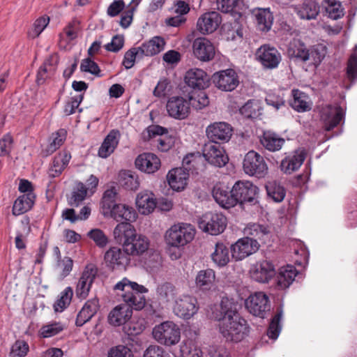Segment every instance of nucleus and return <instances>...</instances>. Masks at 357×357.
Returning <instances> with one entry per match:
<instances>
[{
  "label": "nucleus",
  "instance_id": "1",
  "mask_svg": "<svg viewBox=\"0 0 357 357\" xmlns=\"http://www.w3.org/2000/svg\"><path fill=\"white\" fill-rule=\"evenodd\" d=\"M107 212L116 221L121 222L114 229L113 234L116 243L119 245H149L148 238L138 234L134 227L130 223L136 220L137 213L131 206L117 204Z\"/></svg>",
  "mask_w": 357,
  "mask_h": 357
},
{
  "label": "nucleus",
  "instance_id": "2",
  "mask_svg": "<svg viewBox=\"0 0 357 357\" xmlns=\"http://www.w3.org/2000/svg\"><path fill=\"white\" fill-rule=\"evenodd\" d=\"M259 188L252 182L240 180L234 184L229 191L223 188H215L213 196L220 206L230 208L237 204H257L259 202Z\"/></svg>",
  "mask_w": 357,
  "mask_h": 357
},
{
  "label": "nucleus",
  "instance_id": "3",
  "mask_svg": "<svg viewBox=\"0 0 357 357\" xmlns=\"http://www.w3.org/2000/svg\"><path fill=\"white\" fill-rule=\"evenodd\" d=\"M131 257L148 267H154L160 261L159 254L149 247H111L105 255V260L115 268L125 267Z\"/></svg>",
  "mask_w": 357,
  "mask_h": 357
},
{
  "label": "nucleus",
  "instance_id": "4",
  "mask_svg": "<svg viewBox=\"0 0 357 357\" xmlns=\"http://www.w3.org/2000/svg\"><path fill=\"white\" fill-rule=\"evenodd\" d=\"M326 54L325 46L318 44L307 48L306 45L298 39L291 41L287 48V55L291 60L307 63L315 68L320 65Z\"/></svg>",
  "mask_w": 357,
  "mask_h": 357
},
{
  "label": "nucleus",
  "instance_id": "5",
  "mask_svg": "<svg viewBox=\"0 0 357 357\" xmlns=\"http://www.w3.org/2000/svg\"><path fill=\"white\" fill-rule=\"evenodd\" d=\"M116 291H124L121 296L130 309L139 310L145 305V297L143 293H146L148 289L143 285H140L135 282H131L128 278H124L118 282L114 287Z\"/></svg>",
  "mask_w": 357,
  "mask_h": 357
},
{
  "label": "nucleus",
  "instance_id": "6",
  "mask_svg": "<svg viewBox=\"0 0 357 357\" xmlns=\"http://www.w3.org/2000/svg\"><path fill=\"white\" fill-rule=\"evenodd\" d=\"M223 318L219 324V331L227 341L240 342L249 333L247 321L240 315Z\"/></svg>",
  "mask_w": 357,
  "mask_h": 357
},
{
  "label": "nucleus",
  "instance_id": "7",
  "mask_svg": "<svg viewBox=\"0 0 357 357\" xmlns=\"http://www.w3.org/2000/svg\"><path fill=\"white\" fill-rule=\"evenodd\" d=\"M152 334L158 343L166 347L176 345L181 340V328L172 321H165L155 325Z\"/></svg>",
  "mask_w": 357,
  "mask_h": 357
},
{
  "label": "nucleus",
  "instance_id": "8",
  "mask_svg": "<svg viewBox=\"0 0 357 357\" xmlns=\"http://www.w3.org/2000/svg\"><path fill=\"white\" fill-rule=\"evenodd\" d=\"M195 234L191 225H174L166 231L165 239L167 245H186L194 239Z\"/></svg>",
  "mask_w": 357,
  "mask_h": 357
},
{
  "label": "nucleus",
  "instance_id": "9",
  "mask_svg": "<svg viewBox=\"0 0 357 357\" xmlns=\"http://www.w3.org/2000/svg\"><path fill=\"white\" fill-rule=\"evenodd\" d=\"M193 158L194 154L186 155L183 159V167L174 168L168 172L167 176V182L174 190H183L187 185L189 170L191 169L192 158Z\"/></svg>",
  "mask_w": 357,
  "mask_h": 357
},
{
  "label": "nucleus",
  "instance_id": "10",
  "mask_svg": "<svg viewBox=\"0 0 357 357\" xmlns=\"http://www.w3.org/2000/svg\"><path fill=\"white\" fill-rule=\"evenodd\" d=\"M243 169L247 175L258 178L265 177L268 169L264 157L253 150L248 151L245 155Z\"/></svg>",
  "mask_w": 357,
  "mask_h": 357
},
{
  "label": "nucleus",
  "instance_id": "11",
  "mask_svg": "<svg viewBox=\"0 0 357 357\" xmlns=\"http://www.w3.org/2000/svg\"><path fill=\"white\" fill-rule=\"evenodd\" d=\"M172 312L178 317L188 320L196 314L199 310L197 299L188 294L181 295L172 303Z\"/></svg>",
  "mask_w": 357,
  "mask_h": 357
},
{
  "label": "nucleus",
  "instance_id": "12",
  "mask_svg": "<svg viewBox=\"0 0 357 357\" xmlns=\"http://www.w3.org/2000/svg\"><path fill=\"white\" fill-rule=\"evenodd\" d=\"M227 223V218L224 215L213 212L206 213L198 220L199 229L211 235L222 233Z\"/></svg>",
  "mask_w": 357,
  "mask_h": 357
},
{
  "label": "nucleus",
  "instance_id": "13",
  "mask_svg": "<svg viewBox=\"0 0 357 357\" xmlns=\"http://www.w3.org/2000/svg\"><path fill=\"white\" fill-rule=\"evenodd\" d=\"M245 232L248 236L238 239L231 245H260L265 244L270 236L268 228L259 224L250 225L245 229Z\"/></svg>",
  "mask_w": 357,
  "mask_h": 357
},
{
  "label": "nucleus",
  "instance_id": "14",
  "mask_svg": "<svg viewBox=\"0 0 357 357\" xmlns=\"http://www.w3.org/2000/svg\"><path fill=\"white\" fill-rule=\"evenodd\" d=\"M211 79L215 86L222 91H232L240 83L238 74L232 68L215 72Z\"/></svg>",
  "mask_w": 357,
  "mask_h": 357
},
{
  "label": "nucleus",
  "instance_id": "15",
  "mask_svg": "<svg viewBox=\"0 0 357 357\" xmlns=\"http://www.w3.org/2000/svg\"><path fill=\"white\" fill-rule=\"evenodd\" d=\"M232 134L233 128L224 121L212 123L206 128V135L209 141L217 144L229 142Z\"/></svg>",
  "mask_w": 357,
  "mask_h": 357
},
{
  "label": "nucleus",
  "instance_id": "16",
  "mask_svg": "<svg viewBox=\"0 0 357 357\" xmlns=\"http://www.w3.org/2000/svg\"><path fill=\"white\" fill-rule=\"evenodd\" d=\"M245 304L250 314L260 318H264L267 312L270 310L269 298L262 291L251 294L245 300Z\"/></svg>",
  "mask_w": 357,
  "mask_h": 357
},
{
  "label": "nucleus",
  "instance_id": "17",
  "mask_svg": "<svg viewBox=\"0 0 357 357\" xmlns=\"http://www.w3.org/2000/svg\"><path fill=\"white\" fill-rule=\"evenodd\" d=\"M255 56L259 62L266 69L277 68L282 61L280 52L270 45H263L257 50Z\"/></svg>",
  "mask_w": 357,
  "mask_h": 357
},
{
  "label": "nucleus",
  "instance_id": "18",
  "mask_svg": "<svg viewBox=\"0 0 357 357\" xmlns=\"http://www.w3.org/2000/svg\"><path fill=\"white\" fill-rule=\"evenodd\" d=\"M192 47L193 56L202 62H208L215 56V46L205 37L195 38L192 42Z\"/></svg>",
  "mask_w": 357,
  "mask_h": 357
},
{
  "label": "nucleus",
  "instance_id": "19",
  "mask_svg": "<svg viewBox=\"0 0 357 357\" xmlns=\"http://www.w3.org/2000/svg\"><path fill=\"white\" fill-rule=\"evenodd\" d=\"M249 275L255 282L268 283L275 275V270L271 262L264 260L252 265Z\"/></svg>",
  "mask_w": 357,
  "mask_h": 357
},
{
  "label": "nucleus",
  "instance_id": "20",
  "mask_svg": "<svg viewBox=\"0 0 357 357\" xmlns=\"http://www.w3.org/2000/svg\"><path fill=\"white\" fill-rule=\"evenodd\" d=\"M202 154L205 160L215 167H224L229 161L228 155L220 144L211 143L205 144Z\"/></svg>",
  "mask_w": 357,
  "mask_h": 357
},
{
  "label": "nucleus",
  "instance_id": "21",
  "mask_svg": "<svg viewBox=\"0 0 357 357\" xmlns=\"http://www.w3.org/2000/svg\"><path fill=\"white\" fill-rule=\"evenodd\" d=\"M166 109L169 116L178 120L186 119L190 112L188 100L181 96H172L169 98Z\"/></svg>",
  "mask_w": 357,
  "mask_h": 357
},
{
  "label": "nucleus",
  "instance_id": "22",
  "mask_svg": "<svg viewBox=\"0 0 357 357\" xmlns=\"http://www.w3.org/2000/svg\"><path fill=\"white\" fill-rule=\"evenodd\" d=\"M221 22L222 17L219 13L216 11L206 12L198 18L197 29L202 34H210L217 30Z\"/></svg>",
  "mask_w": 357,
  "mask_h": 357
},
{
  "label": "nucleus",
  "instance_id": "23",
  "mask_svg": "<svg viewBox=\"0 0 357 357\" xmlns=\"http://www.w3.org/2000/svg\"><path fill=\"white\" fill-rule=\"evenodd\" d=\"M97 273L94 264H90L85 267L77 284L76 295L78 298L84 299L87 297Z\"/></svg>",
  "mask_w": 357,
  "mask_h": 357
},
{
  "label": "nucleus",
  "instance_id": "24",
  "mask_svg": "<svg viewBox=\"0 0 357 357\" xmlns=\"http://www.w3.org/2000/svg\"><path fill=\"white\" fill-rule=\"evenodd\" d=\"M344 118V112L340 106L328 105L321 111V119L326 131H331L340 124Z\"/></svg>",
  "mask_w": 357,
  "mask_h": 357
},
{
  "label": "nucleus",
  "instance_id": "25",
  "mask_svg": "<svg viewBox=\"0 0 357 357\" xmlns=\"http://www.w3.org/2000/svg\"><path fill=\"white\" fill-rule=\"evenodd\" d=\"M185 84L193 89L204 90L210 85V77L200 68H190L185 75Z\"/></svg>",
  "mask_w": 357,
  "mask_h": 357
},
{
  "label": "nucleus",
  "instance_id": "26",
  "mask_svg": "<svg viewBox=\"0 0 357 357\" xmlns=\"http://www.w3.org/2000/svg\"><path fill=\"white\" fill-rule=\"evenodd\" d=\"M136 168L146 174H153L160 167V158L152 153L139 154L135 161Z\"/></svg>",
  "mask_w": 357,
  "mask_h": 357
},
{
  "label": "nucleus",
  "instance_id": "27",
  "mask_svg": "<svg viewBox=\"0 0 357 357\" xmlns=\"http://www.w3.org/2000/svg\"><path fill=\"white\" fill-rule=\"evenodd\" d=\"M212 317L215 320L222 321L223 318L239 315L236 311V305L233 299L223 297L219 305H215L211 308Z\"/></svg>",
  "mask_w": 357,
  "mask_h": 357
},
{
  "label": "nucleus",
  "instance_id": "28",
  "mask_svg": "<svg viewBox=\"0 0 357 357\" xmlns=\"http://www.w3.org/2000/svg\"><path fill=\"white\" fill-rule=\"evenodd\" d=\"M70 159L71 154L67 150L57 153L50 164L47 172L49 177L53 178L59 176L68 165Z\"/></svg>",
  "mask_w": 357,
  "mask_h": 357
},
{
  "label": "nucleus",
  "instance_id": "29",
  "mask_svg": "<svg viewBox=\"0 0 357 357\" xmlns=\"http://www.w3.org/2000/svg\"><path fill=\"white\" fill-rule=\"evenodd\" d=\"M166 45L165 39L161 36H154L137 47L140 57L144 56H153L162 52Z\"/></svg>",
  "mask_w": 357,
  "mask_h": 357
},
{
  "label": "nucleus",
  "instance_id": "30",
  "mask_svg": "<svg viewBox=\"0 0 357 357\" xmlns=\"http://www.w3.org/2000/svg\"><path fill=\"white\" fill-rule=\"evenodd\" d=\"M132 311L126 304L116 305L108 315L109 323L114 326L126 324L132 317Z\"/></svg>",
  "mask_w": 357,
  "mask_h": 357
},
{
  "label": "nucleus",
  "instance_id": "31",
  "mask_svg": "<svg viewBox=\"0 0 357 357\" xmlns=\"http://www.w3.org/2000/svg\"><path fill=\"white\" fill-rule=\"evenodd\" d=\"M58 63L57 56L50 55L45 59L37 72L36 83L38 85L43 84L50 76L54 73Z\"/></svg>",
  "mask_w": 357,
  "mask_h": 357
},
{
  "label": "nucleus",
  "instance_id": "32",
  "mask_svg": "<svg viewBox=\"0 0 357 357\" xmlns=\"http://www.w3.org/2000/svg\"><path fill=\"white\" fill-rule=\"evenodd\" d=\"M259 141L263 147L272 152L280 150L285 142L284 138L270 130L264 131Z\"/></svg>",
  "mask_w": 357,
  "mask_h": 357
},
{
  "label": "nucleus",
  "instance_id": "33",
  "mask_svg": "<svg viewBox=\"0 0 357 357\" xmlns=\"http://www.w3.org/2000/svg\"><path fill=\"white\" fill-rule=\"evenodd\" d=\"M295 12L301 19L314 20L319 13V6L312 0H305L301 4L296 6Z\"/></svg>",
  "mask_w": 357,
  "mask_h": 357
},
{
  "label": "nucleus",
  "instance_id": "34",
  "mask_svg": "<svg viewBox=\"0 0 357 357\" xmlns=\"http://www.w3.org/2000/svg\"><path fill=\"white\" fill-rule=\"evenodd\" d=\"M136 205L141 213L147 215L152 213L155 208L157 202L153 193L144 192L137 195L136 197Z\"/></svg>",
  "mask_w": 357,
  "mask_h": 357
},
{
  "label": "nucleus",
  "instance_id": "35",
  "mask_svg": "<svg viewBox=\"0 0 357 357\" xmlns=\"http://www.w3.org/2000/svg\"><path fill=\"white\" fill-rule=\"evenodd\" d=\"M253 13L257 29L261 31H268L271 29L274 19L270 8H258L253 10Z\"/></svg>",
  "mask_w": 357,
  "mask_h": 357
},
{
  "label": "nucleus",
  "instance_id": "36",
  "mask_svg": "<svg viewBox=\"0 0 357 357\" xmlns=\"http://www.w3.org/2000/svg\"><path fill=\"white\" fill-rule=\"evenodd\" d=\"M305 159V153L296 152L292 155L285 157L281 162V170L285 174H291L298 169Z\"/></svg>",
  "mask_w": 357,
  "mask_h": 357
},
{
  "label": "nucleus",
  "instance_id": "37",
  "mask_svg": "<svg viewBox=\"0 0 357 357\" xmlns=\"http://www.w3.org/2000/svg\"><path fill=\"white\" fill-rule=\"evenodd\" d=\"M98 308V299L93 298L87 301L77 314L76 325L78 326H83L96 314Z\"/></svg>",
  "mask_w": 357,
  "mask_h": 357
},
{
  "label": "nucleus",
  "instance_id": "38",
  "mask_svg": "<svg viewBox=\"0 0 357 357\" xmlns=\"http://www.w3.org/2000/svg\"><path fill=\"white\" fill-rule=\"evenodd\" d=\"M292 99L289 101L290 106L298 112H305L311 109V102L308 96L299 89L291 91Z\"/></svg>",
  "mask_w": 357,
  "mask_h": 357
},
{
  "label": "nucleus",
  "instance_id": "39",
  "mask_svg": "<svg viewBox=\"0 0 357 357\" xmlns=\"http://www.w3.org/2000/svg\"><path fill=\"white\" fill-rule=\"evenodd\" d=\"M196 287L202 291H208L215 284V273L213 269L199 271L195 278Z\"/></svg>",
  "mask_w": 357,
  "mask_h": 357
},
{
  "label": "nucleus",
  "instance_id": "40",
  "mask_svg": "<svg viewBox=\"0 0 357 357\" xmlns=\"http://www.w3.org/2000/svg\"><path fill=\"white\" fill-rule=\"evenodd\" d=\"M297 274L298 271L294 266L287 265L281 267L277 276V286L281 289L288 288Z\"/></svg>",
  "mask_w": 357,
  "mask_h": 357
},
{
  "label": "nucleus",
  "instance_id": "41",
  "mask_svg": "<svg viewBox=\"0 0 357 357\" xmlns=\"http://www.w3.org/2000/svg\"><path fill=\"white\" fill-rule=\"evenodd\" d=\"M35 199L34 193H26L20 196L13 204V214L17 216L31 210L34 204Z\"/></svg>",
  "mask_w": 357,
  "mask_h": 357
},
{
  "label": "nucleus",
  "instance_id": "42",
  "mask_svg": "<svg viewBox=\"0 0 357 357\" xmlns=\"http://www.w3.org/2000/svg\"><path fill=\"white\" fill-rule=\"evenodd\" d=\"M67 131L61 128L53 132L50 138V144L42 151L43 157H47L59 149L66 141Z\"/></svg>",
  "mask_w": 357,
  "mask_h": 357
},
{
  "label": "nucleus",
  "instance_id": "43",
  "mask_svg": "<svg viewBox=\"0 0 357 357\" xmlns=\"http://www.w3.org/2000/svg\"><path fill=\"white\" fill-rule=\"evenodd\" d=\"M265 188L268 197L275 202H281L286 195L285 188L277 181H269L266 183Z\"/></svg>",
  "mask_w": 357,
  "mask_h": 357
},
{
  "label": "nucleus",
  "instance_id": "44",
  "mask_svg": "<svg viewBox=\"0 0 357 357\" xmlns=\"http://www.w3.org/2000/svg\"><path fill=\"white\" fill-rule=\"evenodd\" d=\"M180 351L182 357H202L203 354L197 340L191 338L183 342Z\"/></svg>",
  "mask_w": 357,
  "mask_h": 357
},
{
  "label": "nucleus",
  "instance_id": "45",
  "mask_svg": "<svg viewBox=\"0 0 357 357\" xmlns=\"http://www.w3.org/2000/svg\"><path fill=\"white\" fill-rule=\"evenodd\" d=\"M119 183L123 188L129 190H136L139 186L137 174L130 170L120 172Z\"/></svg>",
  "mask_w": 357,
  "mask_h": 357
},
{
  "label": "nucleus",
  "instance_id": "46",
  "mask_svg": "<svg viewBox=\"0 0 357 357\" xmlns=\"http://www.w3.org/2000/svg\"><path fill=\"white\" fill-rule=\"evenodd\" d=\"M156 293L158 299L162 303H169L172 301L173 303L176 298V289L171 283L165 282L158 285Z\"/></svg>",
  "mask_w": 357,
  "mask_h": 357
},
{
  "label": "nucleus",
  "instance_id": "47",
  "mask_svg": "<svg viewBox=\"0 0 357 357\" xmlns=\"http://www.w3.org/2000/svg\"><path fill=\"white\" fill-rule=\"evenodd\" d=\"M87 193L86 185L82 182H78L68 199V204L71 206H79L86 199Z\"/></svg>",
  "mask_w": 357,
  "mask_h": 357
},
{
  "label": "nucleus",
  "instance_id": "48",
  "mask_svg": "<svg viewBox=\"0 0 357 357\" xmlns=\"http://www.w3.org/2000/svg\"><path fill=\"white\" fill-rule=\"evenodd\" d=\"M64 325L60 321H51L41 326L38 335L43 338H50L63 331Z\"/></svg>",
  "mask_w": 357,
  "mask_h": 357
},
{
  "label": "nucleus",
  "instance_id": "49",
  "mask_svg": "<svg viewBox=\"0 0 357 357\" xmlns=\"http://www.w3.org/2000/svg\"><path fill=\"white\" fill-rule=\"evenodd\" d=\"M73 291L71 287H68L62 291L54 304V311L63 312L70 303Z\"/></svg>",
  "mask_w": 357,
  "mask_h": 357
},
{
  "label": "nucleus",
  "instance_id": "50",
  "mask_svg": "<svg viewBox=\"0 0 357 357\" xmlns=\"http://www.w3.org/2000/svg\"><path fill=\"white\" fill-rule=\"evenodd\" d=\"M199 91V92L189 93L188 96L190 106L192 105L197 110L202 109L209 104L207 94L202 90Z\"/></svg>",
  "mask_w": 357,
  "mask_h": 357
},
{
  "label": "nucleus",
  "instance_id": "51",
  "mask_svg": "<svg viewBox=\"0 0 357 357\" xmlns=\"http://www.w3.org/2000/svg\"><path fill=\"white\" fill-rule=\"evenodd\" d=\"M231 257L229 247H215L211 255L213 262L218 266H225L229 261Z\"/></svg>",
  "mask_w": 357,
  "mask_h": 357
},
{
  "label": "nucleus",
  "instance_id": "52",
  "mask_svg": "<svg viewBox=\"0 0 357 357\" xmlns=\"http://www.w3.org/2000/svg\"><path fill=\"white\" fill-rule=\"evenodd\" d=\"M260 109V105L257 101L249 100L240 108V112L247 119H255L261 114Z\"/></svg>",
  "mask_w": 357,
  "mask_h": 357
},
{
  "label": "nucleus",
  "instance_id": "53",
  "mask_svg": "<svg viewBox=\"0 0 357 357\" xmlns=\"http://www.w3.org/2000/svg\"><path fill=\"white\" fill-rule=\"evenodd\" d=\"M117 195L115 187H111L104 192L101 201L102 207L104 210L107 211L116 204V199Z\"/></svg>",
  "mask_w": 357,
  "mask_h": 357
},
{
  "label": "nucleus",
  "instance_id": "54",
  "mask_svg": "<svg viewBox=\"0 0 357 357\" xmlns=\"http://www.w3.org/2000/svg\"><path fill=\"white\" fill-rule=\"evenodd\" d=\"M259 247H229L231 256L235 260H242L249 255L255 253Z\"/></svg>",
  "mask_w": 357,
  "mask_h": 357
},
{
  "label": "nucleus",
  "instance_id": "55",
  "mask_svg": "<svg viewBox=\"0 0 357 357\" xmlns=\"http://www.w3.org/2000/svg\"><path fill=\"white\" fill-rule=\"evenodd\" d=\"M282 317V311L280 310L272 319L268 331V336L273 339L276 340L280 333L281 326L280 324V320Z\"/></svg>",
  "mask_w": 357,
  "mask_h": 357
},
{
  "label": "nucleus",
  "instance_id": "56",
  "mask_svg": "<svg viewBox=\"0 0 357 357\" xmlns=\"http://www.w3.org/2000/svg\"><path fill=\"white\" fill-rule=\"evenodd\" d=\"M80 70L82 72L89 73L98 77L102 76L98 65L90 57L86 58L82 61Z\"/></svg>",
  "mask_w": 357,
  "mask_h": 357
},
{
  "label": "nucleus",
  "instance_id": "57",
  "mask_svg": "<svg viewBox=\"0 0 357 357\" xmlns=\"http://www.w3.org/2000/svg\"><path fill=\"white\" fill-rule=\"evenodd\" d=\"M167 132L168 131L166 128L158 125H152L144 130L142 132L141 136L143 141L146 142L151 139L152 137H155L156 135L163 137L162 135L165 133H167Z\"/></svg>",
  "mask_w": 357,
  "mask_h": 357
},
{
  "label": "nucleus",
  "instance_id": "58",
  "mask_svg": "<svg viewBox=\"0 0 357 357\" xmlns=\"http://www.w3.org/2000/svg\"><path fill=\"white\" fill-rule=\"evenodd\" d=\"M327 2L328 6L326 9L331 19L337 20L344 16V11L340 2L335 0H327Z\"/></svg>",
  "mask_w": 357,
  "mask_h": 357
},
{
  "label": "nucleus",
  "instance_id": "59",
  "mask_svg": "<svg viewBox=\"0 0 357 357\" xmlns=\"http://www.w3.org/2000/svg\"><path fill=\"white\" fill-rule=\"evenodd\" d=\"M50 22L48 17H40L38 18L33 23L32 29L29 31V36L35 38L43 32Z\"/></svg>",
  "mask_w": 357,
  "mask_h": 357
},
{
  "label": "nucleus",
  "instance_id": "60",
  "mask_svg": "<svg viewBox=\"0 0 357 357\" xmlns=\"http://www.w3.org/2000/svg\"><path fill=\"white\" fill-rule=\"evenodd\" d=\"M107 357H135L132 350L127 346L119 344L112 347L107 352Z\"/></svg>",
  "mask_w": 357,
  "mask_h": 357
},
{
  "label": "nucleus",
  "instance_id": "61",
  "mask_svg": "<svg viewBox=\"0 0 357 357\" xmlns=\"http://www.w3.org/2000/svg\"><path fill=\"white\" fill-rule=\"evenodd\" d=\"M294 261L301 266L305 267L308 264L309 251L307 247H298L294 251Z\"/></svg>",
  "mask_w": 357,
  "mask_h": 357
},
{
  "label": "nucleus",
  "instance_id": "62",
  "mask_svg": "<svg viewBox=\"0 0 357 357\" xmlns=\"http://www.w3.org/2000/svg\"><path fill=\"white\" fill-rule=\"evenodd\" d=\"M73 266V261L70 257H65L62 260H58L56 269L61 278H64L70 274Z\"/></svg>",
  "mask_w": 357,
  "mask_h": 357
},
{
  "label": "nucleus",
  "instance_id": "63",
  "mask_svg": "<svg viewBox=\"0 0 357 357\" xmlns=\"http://www.w3.org/2000/svg\"><path fill=\"white\" fill-rule=\"evenodd\" d=\"M87 236L92 239L96 245H107L108 238L103 231L100 229H93L87 233Z\"/></svg>",
  "mask_w": 357,
  "mask_h": 357
},
{
  "label": "nucleus",
  "instance_id": "64",
  "mask_svg": "<svg viewBox=\"0 0 357 357\" xmlns=\"http://www.w3.org/2000/svg\"><path fill=\"white\" fill-rule=\"evenodd\" d=\"M347 75L349 79L354 80L357 78V54H351L347 68Z\"/></svg>",
  "mask_w": 357,
  "mask_h": 357
}]
</instances>
